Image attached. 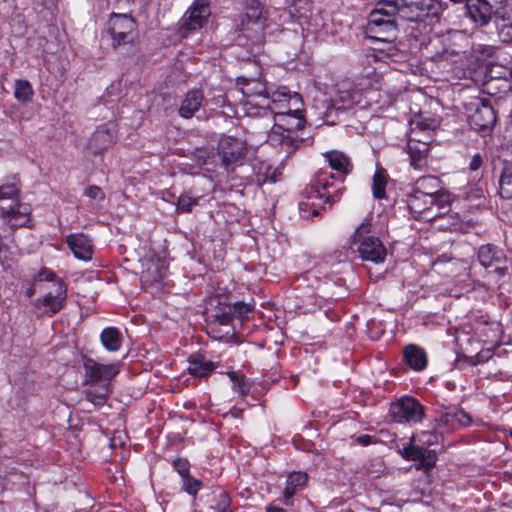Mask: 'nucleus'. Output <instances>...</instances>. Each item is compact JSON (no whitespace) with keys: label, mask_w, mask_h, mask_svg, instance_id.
Instances as JSON below:
<instances>
[{"label":"nucleus","mask_w":512,"mask_h":512,"mask_svg":"<svg viewBox=\"0 0 512 512\" xmlns=\"http://www.w3.org/2000/svg\"><path fill=\"white\" fill-rule=\"evenodd\" d=\"M303 108L300 94L291 92L286 86L275 88L268 114L273 126L267 135V142L272 146L280 145L285 158L312 143L310 137L304 136L306 119Z\"/></svg>","instance_id":"f257e3e1"},{"label":"nucleus","mask_w":512,"mask_h":512,"mask_svg":"<svg viewBox=\"0 0 512 512\" xmlns=\"http://www.w3.org/2000/svg\"><path fill=\"white\" fill-rule=\"evenodd\" d=\"M343 179L328 171H320L305 189L303 199L299 203V211L303 218H313L321 214L325 205L331 206L339 198Z\"/></svg>","instance_id":"f03ea898"},{"label":"nucleus","mask_w":512,"mask_h":512,"mask_svg":"<svg viewBox=\"0 0 512 512\" xmlns=\"http://www.w3.org/2000/svg\"><path fill=\"white\" fill-rule=\"evenodd\" d=\"M19 188L15 184L0 186V202L9 200L8 204H0V259L7 258L9 246L4 242V233L21 227H29L31 207L18 199Z\"/></svg>","instance_id":"7ed1b4c3"},{"label":"nucleus","mask_w":512,"mask_h":512,"mask_svg":"<svg viewBox=\"0 0 512 512\" xmlns=\"http://www.w3.org/2000/svg\"><path fill=\"white\" fill-rule=\"evenodd\" d=\"M84 384L89 385L84 391L87 401L96 408L104 406L112 394V380L120 372L119 363L102 364L86 355L82 356Z\"/></svg>","instance_id":"20e7f679"},{"label":"nucleus","mask_w":512,"mask_h":512,"mask_svg":"<svg viewBox=\"0 0 512 512\" xmlns=\"http://www.w3.org/2000/svg\"><path fill=\"white\" fill-rule=\"evenodd\" d=\"M236 86L242 94L236 106V113L242 112L251 118L268 117L275 89L268 87L260 77L239 76L236 78Z\"/></svg>","instance_id":"39448f33"},{"label":"nucleus","mask_w":512,"mask_h":512,"mask_svg":"<svg viewBox=\"0 0 512 512\" xmlns=\"http://www.w3.org/2000/svg\"><path fill=\"white\" fill-rule=\"evenodd\" d=\"M396 16L397 7L393 4V1L380 0L375 9L370 13L367 23V29L373 34L372 37L387 43V51L384 57L394 62L402 57L398 48L392 43L396 38Z\"/></svg>","instance_id":"423d86ee"},{"label":"nucleus","mask_w":512,"mask_h":512,"mask_svg":"<svg viewBox=\"0 0 512 512\" xmlns=\"http://www.w3.org/2000/svg\"><path fill=\"white\" fill-rule=\"evenodd\" d=\"M448 203V195L426 193L414 190L407 197V208L415 220L431 221L447 212L445 204Z\"/></svg>","instance_id":"0eeeda50"},{"label":"nucleus","mask_w":512,"mask_h":512,"mask_svg":"<svg viewBox=\"0 0 512 512\" xmlns=\"http://www.w3.org/2000/svg\"><path fill=\"white\" fill-rule=\"evenodd\" d=\"M107 32L114 49L133 45L138 37L137 23L131 15L126 13H111L107 22Z\"/></svg>","instance_id":"6e6552de"},{"label":"nucleus","mask_w":512,"mask_h":512,"mask_svg":"<svg viewBox=\"0 0 512 512\" xmlns=\"http://www.w3.org/2000/svg\"><path fill=\"white\" fill-rule=\"evenodd\" d=\"M353 243L357 245V252L362 260L375 264L385 261L386 248L378 237L370 234L369 224L363 223L356 229Z\"/></svg>","instance_id":"1a4fd4ad"},{"label":"nucleus","mask_w":512,"mask_h":512,"mask_svg":"<svg viewBox=\"0 0 512 512\" xmlns=\"http://www.w3.org/2000/svg\"><path fill=\"white\" fill-rule=\"evenodd\" d=\"M397 7V16L410 22L423 21L428 16L437 17L440 10L438 0H392Z\"/></svg>","instance_id":"9d476101"},{"label":"nucleus","mask_w":512,"mask_h":512,"mask_svg":"<svg viewBox=\"0 0 512 512\" xmlns=\"http://www.w3.org/2000/svg\"><path fill=\"white\" fill-rule=\"evenodd\" d=\"M378 91L370 85L368 79H361L357 83H353L348 89L339 91V99L343 108H352L354 106L359 109H367L376 102Z\"/></svg>","instance_id":"9b49d317"},{"label":"nucleus","mask_w":512,"mask_h":512,"mask_svg":"<svg viewBox=\"0 0 512 512\" xmlns=\"http://www.w3.org/2000/svg\"><path fill=\"white\" fill-rule=\"evenodd\" d=\"M334 264L330 258L318 261L312 268L308 269L301 277L307 282L312 290H319L327 294V287L340 285L341 279L336 276L338 271L333 270Z\"/></svg>","instance_id":"f8f14e48"},{"label":"nucleus","mask_w":512,"mask_h":512,"mask_svg":"<svg viewBox=\"0 0 512 512\" xmlns=\"http://www.w3.org/2000/svg\"><path fill=\"white\" fill-rule=\"evenodd\" d=\"M435 435L428 431H421L413 435L410 441L403 445L400 453L408 461H419L422 465L431 466L435 462L434 455L429 446L432 444Z\"/></svg>","instance_id":"ddd939ff"},{"label":"nucleus","mask_w":512,"mask_h":512,"mask_svg":"<svg viewBox=\"0 0 512 512\" xmlns=\"http://www.w3.org/2000/svg\"><path fill=\"white\" fill-rule=\"evenodd\" d=\"M218 154L227 173H232L245 162L246 144L243 140L223 135L218 142Z\"/></svg>","instance_id":"4468645a"},{"label":"nucleus","mask_w":512,"mask_h":512,"mask_svg":"<svg viewBox=\"0 0 512 512\" xmlns=\"http://www.w3.org/2000/svg\"><path fill=\"white\" fill-rule=\"evenodd\" d=\"M389 416L396 423H418L424 417V408L411 396H403L392 402Z\"/></svg>","instance_id":"2eb2a0df"},{"label":"nucleus","mask_w":512,"mask_h":512,"mask_svg":"<svg viewBox=\"0 0 512 512\" xmlns=\"http://www.w3.org/2000/svg\"><path fill=\"white\" fill-rule=\"evenodd\" d=\"M264 8L259 0H246L239 30L245 37L258 38L264 28Z\"/></svg>","instance_id":"dca6fc26"},{"label":"nucleus","mask_w":512,"mask_h":512,"mask_svg":"<svg viewBox=\"0 0 512 512\" xmlns=\"http://www.w3.org/2000/svg\"><path fill=\"white\" fill-rule=\"evenodd\" d=\"M484 91L489 95L497 94L500 88H512V63L505 65L499 62H491L485 66Z\"/></svg>","instance_id":"f3484780"},{"label":"nucleus","mask_w":512,"mask_h":512,"mask_svg":"<svg viewBox=\"0 0 512 512\" xmlns=\"http://www.w3.org/2000/svg\"><path fill=\"white\" fill-rule=\"evenodd\" d=\"M465 110L469 124L475 130L490 129L496 122L492 106L481 98L474 97L465 103Z\"/></svg>","instance_id":"a211bd4d"},{"label":"nucleus","mask_w":512,"mask_h":512,"mask_svg":"<svg viewBox=\"0 0 512 512\" xmlns=\"http://www.w3.org/2000/svg\"><path fill=\"white\" fill-rule=\"evenodd\" d=\"M211 14L210 6L206 0H195L181 19L180 31L186 33L201 29Z\"/></svg>","instance_id":"6ab92c4d"},{"label":"nucleus","mask_w":512,"mask_h":512,"mask_svg":"<svg viewBox=\"0 0 512 512\" xmlns=\"http://www.w3.org/2000/svg\"><path fill=\"white\" fill-rule=\"evenodd\" d=\"M418 133L419 131L417 128H411L406 149L410 158L411 166L416 170L422 171L426 167L430 137L426 136L424 140H421L418 138Z\"/></svg>","instance_id":"aec40b11"},{"label":"nucleus","mask_w":512,"mask_h":512,"mask_svg":"<svg viewBox=\"0 0 512 512\" xmlns=\"http://www.w3.org/2000/svg\"><path fill=\"white\" fill-rule=\"evenodd\" d=\"M478 258L480 264L485 268H494L497 278L503 277L508 270L504 253L492 245L482 246L479 249Z\"/></svg>","instance_id":"412c9836"},{"label":"nucleus","mask_w":512,"mask_h":512,"mask_svg":"<svg viewBox=\"0 0 512 512\" xmlns=\"http://www.w3.org/2000/svg\"><path fill=\"white\" fill-rule=\"evenodd\" d=\"M67 298V286L64 281L57 282V288L54 292H48L41 298H37L35 305L37 308H45L44 312L52 317L58 313L65 305Z\"/></svg>","instance_id":"4be33fe9"},{"label":"nucleus","mask_w":512,"mask_h":512,"mask_svg":"<svg viewBox=\"0 0 512 512\" xmlns=\"http://www.w3.org/2000/svg\"><path fill=\"white\" fill-rule=\"evenodd\" d=\"M116 142V130L113 123L103 124L93 132L88 148L94 154H100Z\"/></svg>","instance_id":"5701e85b"},{"label":"nucleus","mask_w":512,"mask_h":512,"mask_svg":"<svg viewBox=\"0 0 512 512\" xmlns=\"http://www.w3.org/2000/svg\"><path fill=\"white\" fill-rule=\"evenodd\" d=\"M494 15L499 38L505 43L512 42V0L501 2Z\"/></svg>","instance_id":"b1692460"},{"label":"nucleus","mask_w":512,"mask_h":512,"mask_svg":"<svg viewBox=\"0 0 512 512\" xmlns=\"http://www.w3.org/2000/svg\"><path fill=\"white\" fill-rule=\"evenodd\" d=\"M456 11L465 12L474 23L481 26L490 21L493 13L491 5L486 0H465V4Z\"/></svg>","instance_id":"393cba45"},{"label":"nucleus","mask_w":512,"mask_h":512,"mask_svg":"<svg viewBox=\"0 0 512 512\" xmlns=\"http://www.w3.org/2000/svg\"><path fill=\"white\" fill-rule=\"evenodd\" d=\"M66 244L75 258L88 262L93 256V244L84 233H71L66 236Z\"/></svg>","instance_id":"a878e982"},{"label":"nucleus","mask_w":512,"mask_h":512,"mask_svg":"<svg viewBox=\"0 0 512 512\" xmlns=\"http://www.w3.org/2000/svg\"><path fill=\"white\" fill-rule=\"evenodd\" d=\"M403 359L406 365L414 371H422L428 365L425 349L416 344H408L404 347Z\"/></svg>","instance_id":"bb28decb"},{"label":"nucleus","mask_w":512,"mask_h":512,"mask_svg":"<svg viewBox=\"0 0 512 512\" xmlns=\"http://www.w3.org/2000/svg\"><path fill=\"white\" fill-rule=\"evenodd\" d=\"M324 157L330 168L336 171L341 179L352 171V163L345 153L338 150H331L325 152Z\"/></svg>","instance_id":"cd10ccee"},{"label":"nucleus","mask_w":512,"mask_h":512,"mask_svg":"<svg viewBox=\"0 0 512 512\" xmlns=\"http://www.w3.org/2000/svg\"><path fill=\"white\" fill-rule=\"evenodd\" d=\"M252 172V181L259 186L277 181L276 170L266 160H255L252 164Z\"/></svg>","instance_id":"c85d7f7f"},{"label":"nucleus","mask_w":512,"mask_h":512,"mask_svg":"<svg viewBox=\"0 0 512 512\" xmlns=\"http://www.w3.org/2000/svg\"><path fill=\"white\" fill-rule=\"evenodd\" d=\"M204 94L199 89L188 91L179 108V115L183 118H191L201 107Z\"/></svg>","instance_id":"c756f323"},{"label":"nucleus","mask_w":512,"mask_h":512,"mask_svg":"<svg viewBox=\"0 0 512 512\" xmlns=\"http://www.w3.org/2000/svg\"><path fill=\"white\" fill-rule=\"evenodd\" d=\"M307 480V474L302 471H293L287 476L286 485L282 492L286 504L298 491L305 487Z\"/></svg>","instance_id":"7c9ffc66"},{"label":"nucleus","mask_w":512,"mask_h":512,"mask_svg":"<svg viewBox=\"0 0 512 512\" xmlns=\"http://www.w3.org/2000/svg\"><path fill=\"white\" fill-rule=\"evenodd\" d=\"M188 363L189 373L192 376L198 378L207 377L215 369V364L210 360H206L205 357L201 354L191 355L189 357Z\"/></svg>","instance_id":"2f4dec72"},{"label":"nucleus","mask_w":512,"mask_h":512,"mask_svg":"<svg viewBox=\"0 0 512 512\" xmlns=\"http://www.w3.org/2000/svg\"><path fill=\"white\" fill-rule=\"evenodd\" d=\"M479 338L486 343L498 341L501 333V326L498 321L481 320L475 328Z\"/></svg>","instance_id":"473e14b6"},{"label":"nucleus","mask_w":512,"mask_h":512,"mask_svg":"<svg viewBox=\"0 0 512 512\" xmlns=\"http://www.w3.org/2000/svg\"><path fill=\"white\" fill-rule=\"evenodd\" d=\"M100 341L108 352H117L122 347L123 336L116 327H106L100 334Z\"/></svg>","instance_id":"72a5a7b5"},{"label":"nucleus","mask_w":512,"mask_h":512,"mask_svg":"<svg viewBox=\"0 0 512 512\" xmlns=\"http://www.w3.org/2000/svg\"><path fill=\"white\" fill-rule=\"evenodd\" d=\"M231 314H232L231 311L229 313L217 314L215 316V319L208 325V329H211L212 333L215 332L216 326L225 328V332L222 333L221 335L213 334L214 339L220 340L222 338L230 337V336L234 335L235 330L231 325V322H232Z\"/></svg>","instance_id":"f704fd0d"},{"label":"nucleus","mask_w":512,"mask_h":512,"mask_svg":"<svg viewBox=\"0 0 512 512\" xmlns=\"http://www.w3.org/2000/svg\"><path fill=\"white\" fill-rule=\"evenodd\" d=\"M499 193L501 197L512 199V162H505L499 178Z\"/></svg>","instance_id":"c9c22d12"},{"label":"nucleus","mask_w":512,"mask_h":512,"mask_svg":"<svg viewBox=\"0 0 512 512\" xmlns=\"http://www.w3.org/2000/svg\"><path fill=\"white\" fill-rule=\"evenodd\" d=\"M228 377L232 383V389L235 393L241 396H246L250 393L251 384L245 376L240 375L235 371H230L228 372Z\"/></svg>","instance_id":"e433bc0d"},{"label":"nucleus","mask_w":512,"mask_h":512,"mask_svg":"<svg viewBox=\"0 0 512 512\" xmlns=\"http://www.w3.org/2000/svg\"><path fill=\"white\" fill-rule=\"evenodd\" d=\"M462 342H465L466 344H470V337L464 335V339L461 340L460 335L459 334L456 335V337H455V344L457 346V350H456L457 358L455 360L456 363L460 362L461 358H463L464 361H467L470 364H476L478 362V360L476 359L477 356L470 354L468 349L466 347H463Z\"/></svg>","instance_id":"4c0bfd02"},{"label":"nucleus","mask_w":512,"mask_h":512,"mask_svg":"<svg viewBox=\"0 0 512 512\" xmlns=\"http://www.w3.org/2000/svg\"><path fill=\"white\" fill-rule=\"evenodd\" d=\"M33 96V88L28 80L19 79L16 80L14 86V97L22 103H26L31 100Z\"/></svg>","instance_id":"58836bf2"},{"label":"nucleus","mask_w":512,"mask_h":512,"mask_svg":"<svg viewBox=\"0 0 512 512\" xmlns=\"http://www.w3.org/2000/svg\"><path fill=\"white\" fill-rule=\"evenodd\" d=\"M372 193L376 199L385 198L386 194V175L383 170H376L373 176Z\"/></svg>","instance_id":"ea45409f"},{"label":"nucleus","mask_w":512,"mask_h":512,"mask_svg":"<svg viewBox=\"0 0 512 512\" xmlns=\"http://www.w3.org/2000/svg\"><path fill=\"white\" fill-rule=\"evenodd\" d=\"M182 489L190 496H196L202 488V482L191 474L181 478Z\"/></svg>","instance_id":"a19ab883"},{"label":"nucleus","mask_w":512,"mask_h":512,"mask_svg":"<svg viewBox=\"0 0 512 512\" xmlns=\"http://www.w3.org/2000/svg\"><path fill=\"white\" fill-rule=\"evenodd\" d=\"M198 200V197H192L186 193L181 194L177 201L176 211L178 213H189L198 204Z\"/></svg>","instance_id":"79ce46f5"},{"label":"nucleus","mask_w":512,"mask_h":512,"mask_svg":"<svg viewBox=\"0 0 512 512\" xmlns=\"http://www.w3.org/2000/svg\"><path fill=\"white\" fill-rule=\"evenodd\" d=\"M253 308L254 306L250 303L237 301L232 305L231 313L236 314L239 318H247Z\"/></svg>","instance_id":"37998d69"},{"label":"nucleus","mask_w":512,"mask_h":512,"mask_svg":"<svg viewBox=\"0 0 512 512\" xmlns=\"http://www.w3.org/2000/svg\"><path fill=\"white\" fill-rule=\"evenodd\" d=\"M172 466L174 470L180 475L181 478L190 474V464L187 459L177 457L174 459Z\"/></svg>","instance_id":"c03bdc74"},{"label":"nucleus","mask_w":512,"mask_h":512,"mask_svg":"<svg viewBox=\"0 0 512 512\" xmlns=\"http://www.w3.org/2000/svg\"><path fill=\"white\" fill-rule=\"evenodd\" d=\"M36 280L37 281H48V282H53L54 283V286L55 288H57V282L58 281H63L62 279H60L54 271L50 270V269H47V268H42L37 276H36Z\"/></svg>","instance_id":"a18cd8bd"},{"label":"nucleus","mask_w":512,"mask_h":512,"mask_svg":"<svg viewBox=\"0 0 512 512\" xmlns=\"http://www.w3.org/2000/svg\"><path fill=\"white\" fill-rule=\"evenodd\" d=\"M470 422H471L470 416L462 410L456 411L452 415V418L450 419V425L453 424V425H457L460 427L468 426L470 424Z\"/></svg>","instance_id":"49530a36"},{"label":"nucleus","mask_w":512,"mask_h":512,"mask_svg":"<svg viewBox=\"0 0 512 512\" xmlns=\"http://www.w3.org/2000/svg\"><path fill=\"white\" fill-rule=\"evenodd\" d=\"M84 195L90 200L103 201L105 199L103 190L97 185L88 186L84 191Z\"/></svg>","instance_id":"de8ad7c7"},{"label":"nucleus","mask_w":512,"mask_h":512,"mask_svg":"<svg viewBox=\"0 0 512 512\" xmlns=\"http://www.w3.org/2000/svg\"><path fill=\"white\" fill-rule=\"evenodd\" d=\"M155 267H156V274L153 275V280L158 282V281H161L165 275H166V271H167V265L165 263V261L163 260H157V262L154 264Z\"/></svg>","instance_id":"09e8293b"},{"label":"nucleus","mask_w":512,"mask_h":512,"mask_svg":"<svg viewBox=\"0 0 512 512\" xmlns=\"http://www.w3.org/2000/svg\"><path fill=\"white\" fill-rule=\"evenodd\" d=\"M275 11L278 13L279 24H284L293 21L294 15L291 12V10L283 8L276 9Z\"/></svg>","instance_id":"8fccbe9b"},{"label":"nucleus","mask_w":512,"mask_h":512,"mask_svg":"<svg viewBox=\"0 0 512 512\" xmlns=\"http://www.w3.org/2000/svg\"><path fill=\"white\" fill-rule=\"evenodd\" d=\"M352 438L354 440V443L359 444L361 446H369L375 442L373 436L368 434H362Z\"/></svg>","instance_id":"3c124183"},{"label":"nucleus","mask_w":512,"mask_h":512,"mask_svg":"<svg viewBox=\"0 0 512 512\" xmlns=\"http://www.w3.org/2000/svg\"><path fill=\"white\" fill-rule=\"evenodd\" d=\"M481 165H482V157L480 154L477 153L472 157L470 164H469V169L471 171H476L481 167Z\"/></svg>","instance_id":"603ef678"},{"label":"nucleus","mask_w":512,"mask_h":512,"mask_svg":"<svg viewBox=\"0 0 512 512\" xmlns=\"http://www.w3.org/2000/svg\"><path fill=\"white\" fill-rule=\"evenodd\" d=\"M212 104L215 105V107H224L226 106V96L223 94H219L212 98Z\"/></svg>","instance_id":"864d4df0"},{"label":"nucleus","mask_w":512,"mask_h":512,"mask_svg":"<svg viewBox=\"0 0 512 512\" xmlns=\"http://www.w3.org/2000/svg\"><path fill=\"white\" fill-rule=\"evenodd\" d=\"M417 126L419 127V131L430 130L435 127V121L431 120L429 123H425L423 126L417 123Z\"/></svg>","instance_id":"5fc2aeb1"},{"label":"nucleus","mask_w":512,"mask_h":512,"mask_svg":"<svg viewBox=\"0 0 512 512\" xmlns=\"http://www.w3.org/2000/svg\"><path fill=\"white\" fill-rule=\"evenodd\" d=\"M266 512H286V510L279 506L269 504L266 506Z\"/></svg>","instance_id":"6e6d98bb"},{"label":"nucleus","mask_w":512,"mask_h":512,"mask_svg":"<svg viewBox=\"0 0 512 512\" xmlns=\"http://www.w3.org/2000/svg\"><path fill=\"white\" fill-rule=\"evenodd\" d=\"M225 332V328L216 326L214 334L221 335ZM208 334L213 338V333L211 332V329H208Z\"/></svg>","instance_id":"4d7b16f0"},{"label":"nucleus","mask_w":512,"mask_h":512,"mask_svg":"<svg viewBox=\"0 0 512 512\" xmlns=\"http://www.w3.org/2000/svg\"><path fill=\"white\" fill-rule=\"evenodd\" d=\"M454 226V230H460L461 232H464V228L461 226V227H458L456 224H453Z\"/></svg>","instance_id":"13d9d810"},{"label":"nucleus","mask_w":512,"mask_h":512,"mask_svg":"<svg viewBox=\"0 0 512 512\" xmlns=\"http://www.w3.org/2000/svg\"><path fill=\"white\" fill-rule=\"evenodd\" d=\"M323 301H324V297H323V296H320V297H319V303H318L319 308H321V307H322V302H323Z\"/></svg>","instance_id":"bf43d9fd"},{"label":"nucleus","mask_w":512,"mask_h":512,"mask_svg":"<svg viewBox=\"0 0 512 512\" xmlns=\"http://www.w3.org/2000/svg\"><path fill=\"white\" fill-rule=\"evenodd\" d=\"M28 295L31 296L32 295V291L31 290H28Z\"/></svg>","instance_id":"052dcab7"},{"label":"nucleus","mask_w":512,"mask_h":512,"mask_svg":"<svg viewBox=\"0 0 512 512\" xmlns=\"http://www.w3.org/2000/svg\"><path fill=\"white\" fill-rule=\"evenodd\" d=\"M510 435L512 436V430L510 431Z\"/></svg>","instance_id":"680f3d73"}]
</instances>
